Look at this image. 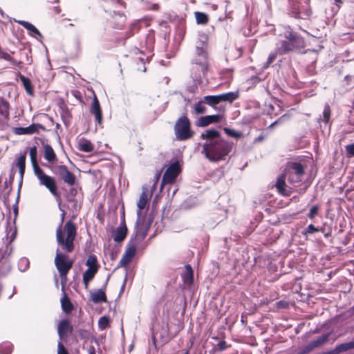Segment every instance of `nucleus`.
Returning a JSON list of instances; mask_svg holds the SVG:
<instances>
[{
	"label": "nucleus",
	"instance_id": "f257e3e1",
	"mask_svg": "<svg viewBox=\"0 0 354 354\" xmlns=\"http://www.w3.org/2000/svg\"><path fill=\"white\" fill-rule=\"evenodd\" d=\"M200 138L205 140L201 153L211 162L225 160L233 149L234 142L223 138L220 131L214 128L206 129Z\"/></svg>",
	"mask_w": 354,
	"mask_h": 354
},
{
	"label": "nucleus",
	"instance_id": "f03ea898",
	"mask_svg": "<svg viewBox=\"0 0 354 354\" xmlns=\"http://www.w3.org/2000/svg\"><path fill=\"white\" fill-rule=\"evenodd\" d=\"M283 38L276 43V50L279 55H283L290 52H300L305 47L303 37L289 26L283 33Z\"/></svg>",
	"mask_w": 354,
	"mask_h": 354
},
{
	"label": "nucleus",
	"instance_id": "7ed1b4c3",
	"mask_svg": "<svg viewBox=\"0 0 354 354\" xmlns=\"http://www.w3.org/2000/svg\"><path fill=\"white\" fill-rule=\"evenodd\" d=\"M64 230L66 232V236L62 231V228H61V225L57 226L56 229V241L62 250L69 253L73 252L75 248L74 240L77 234V227L72 221L69 220L65 223Z\"/></svg>",
	"mask_w": 354,
	"mask_h": 354
},
{
	"label": "nucleus",
	"instance_id": "20e7f679",
	"mask_svg": "<svg viewBox=\"0 0 354 354\" xmlns=\"http://www.w3.org/2000/svg\"><path fill=\"white\" fill-rule=\"evenodd\" d=\"M176 138L179 141H184L191 138L194 131L191 129V123L186 115L180 117L174 126Z\"/></svg>",
	"mask_w": 354,
	"mask_h": 354
},
{
	"label": "nucleus",
	"instance_id": "39448f33",
	"mask_svg": "<svg viewBox=\"0 0 354 354\" xmlns=\"http://www.w3.org/2000/svg\"><path fill=\"white\" fill-rule=\"evenodd\" d=\"M33 172L39 184L44 186L56 198V200L59 199V192H58L55 178L47 175L41 168L36 169V171Z\"/></svg>",
	"mask_w": 354,
	"mask_h": 354
},
{
	"label": "nucleus",
	"instance_id": "423d86ee",
	"mask_svg": "<svg viewBox=\"0 0 354 354\" xmlns=\"http://www.w3.org/2000/svg\"><path fill=\"white\" fill-rule=\"evenodd\" d=\"M43 166L50 169L51 171L57 175L60 180H64V183L68 185L72 186L75 183V176L70 171L67 167L64 165L52 166L46 163H44Z\"/></svg>",
	"mask_w": 354,
	"mask_h": 354
},
{
	"label": "nucleus",
	"instance_id": "0eeeda50",
	"mask_svg": "<svg viewBox=\"0 0 354 354\" xmlns=\"http://www.w3.org/2000/svg\"><path fill=\"white\" fill-rule=\"evenodd\" d=\"M190 76L195 84H201L202 78L205 76L208 68V64L192 61Z\"/></svg>",
	"mask_w": 354,
	"mask_h": 354
},
{
	"label": "nucleus",
	"instance_id": "6e6552de",
	"mask_svg": "<svg viewBox=\"0 0 354 354\" xmlns=\"http://www.w3.org/2000/svg\"><path fill=\"white\" fill-rule=\"evenodd\" d=\"M180 171V162L176 160L167 166L162 176V183L167 184L174 183Z\"/></svg>",
	"mask_w": 354,
	"mask_h": 354
},
{
	"label": "nucleus",
	"instance_id": "1a4fd4ad",
	"mask_svg": "<svg viewBox=\"0 0 354 354\" xmlns=\"http://www.w3.org/2000/svg\"><path fill=\"white\" fill-rule=\"evenodd\" d=\"M54 262L58 272H69L73 263V261L70 260L66 254L59 252V248L56 250Z\"/></svg>",
	"mask_w": 354,
	"mask_h": 354
},
{
	"label": "nucleus",
	"instance_id": "9d476101",
	"mask_svg": "<svg viewBox=\"0 0 354 354\" xmlns=\"http://www.w3.org/2000/svg\"><path fill=\"white\" fill-rule=\"evenodd\" d=\"M39 129H41L44 131H47L44 125L39 123H32L26 127H14L12 129V131L16 135H32L38 133Z\"/></svg>",
	"mask_w": 354,
	"mask_h": 354
},
{
	"label": "nucleus",
	"instance_id": "9b49d317",
	"mask_svg": "<svg viewBox=\"0 0 354 354\" xmlns=\"http://www.w3.org/2000/svg\"><path fill=\"white\" fill-rule=\"evenodd\" d=\"M223 119L221 114L207 115L200 117L196 121V126L198 127H205L211 124L220 122Z\"/></svg>",
	"mask_w": 354,
	"mask_h": 354
},
{
	"label": "nucleus",
	"instance_id": "f8f14e48",
	"mask_svg": "<svg viewBox=\"0 0 354 354\" xmlns=\"http://www.w3.org/2000/svg\"><path fill=\"white\" fill-rule=\"evenodd\" d=\"M73 328L67 319H62L57 326V333L61 339L67 337L68 334L72 333Z\"/></svg>",
	"mask_w": 354,
	"mask_h": 354
},
{
	"label": "nucleus",
	"instance_id": "ddd939ff",
	"mask_svg": "<svg viewBox=\"0 0 354 354\" xmlns=\"http://www.w3.org/2000/svg\"><path fill=\"white\" fill-rule=\"evenodd\" d=\"M15 22L23 26L28 32V34L30 36L38 39H43V35L40 31L32 24L24 20H15Z\"/></svg>",
	"mask_w": 354,
	"mask_h": 354
},
{
	"label": "nucleus",
	"instance_id": "4468645a",
	"mask_svg": "<svg viewBox=\"0 0 354 354\" xmlns=\"http://www.w3.org/2000/svg\"><path fill=\"white\" fill-rule=\"evenodd\" d=\"M90 112L95 115V119L99 125L102 123V112L100 102L95 95L90 108Z\"/></svg>",
	"mask_w": 354,
	"mask_h": 354
},
{
	"label": "nucleus",
	"instance_id": "2eb2a0df",
	"mask_svg": "<svg viewBox=\"0 0 354 354\" xmlns=\"http://www.w3.org/2000/svg\"><path fill=\"white\" fill-rule=\"evenodd\" d=\"M128 234L127 226L119 225L115 229L112 231V237L113 241L118 243H122L126 239Z\"/></svg>",
	"mask_w": 354,
	"mask_h": 354
},
{
	"label": "nucleus",
	"instance_id": "dca6fc26",
	"mask_svg": "<svg viewBox=\"0 0 354 354\" xmlns=\"http://www.w3.org/2000/svg\"><path fill=\"white\" fill-rule=\"evenodd\" d=\"M203 102L208 106L212 107L214 110L218 111L220 112H223L225 111V106L223 105H219L220 102L218 95H205L203 97Z\"/></svg>",
	"mask_w": 354,
	"mask_h": 354
},
{
	"label": "nucleus",
	"instance_id": "f3484780",
	"mask_svg": "<svg viewBox=\"0 0 354 354\" xmlns=\"http://www.w3.org/2000/svg\"><path fill=\"white\" fill-rule=\"evenodd\" d=\"M111 21L113 28L121 30L124 26L126 21V16L120 12L113 11L111 14Z\"/></svg>",
	"mask_w": 354,
	"mask_h": 354
},
{
	"label": "nucleus",
	"instance_id": "a211bd4d",
	"mask_svg": "<svg viewBox=\"0 0 354 354\" xmlns=\"http://www.w3.org/2000/svg\"><path fill=\"white\" fill-rule=\"evenodd\" d=\"M138 237V231L137 230L135 233H133L129 243L127 245V249L124 252V254L129 257L130 259H133L134 256L136 255L137 248L135 243L136 240Z\"/></svg>",
	"mask_w": 354,
	"mask_h": 354
},
{
	"label": "nucleus",
	"instance_id": "6ab92c4d",
	"mask_svg": "<svg viewBox=\"0 0 354 354\" xmlns=\"http://www.w3.org/2000/svg\"><path fill=\"white\" fill-rule=\"evenodd\" d=\"M41 144L44 147V159L49 163H54L57 161V155L53 147L48 143H45L44 140H41Z\"/></svg>",
	"mask_w": 354,
	"mask_h": 354
},
{
	"label": "nucleus",
	"instance_id": "aec40b11",
	"mask_svg": "<svg viewBox=\"0 0 354 354\" xmlns=\"http://www.w3.org/2000/svg\"><path fill=\"white\" fill-rule=\"evenodd\" d=\"M354 349V339L348 342H344L339 344L331 350L327 351L328 354H340L341 353L346 352Z\"/></svg>",
	"mask_w": 354,
	"mask_h": 354
},
{
	"label": "nucleus",
	"instance_id": "412c9836",
	"mask_svg": "<svg viewBox=\"0 0 354 354\" xmlns=\"http://www.w3.org/2000/svg\"><path fill=\"white\" fill-rule=\"evenodd\" d=\"M147 195L145 190H143L141 193L139 200L137 203V220H136V227L138 226L140 223V221L142 217V210L145 207L147 203Z\"/></svg>",
	"mask_w": 354,
	"mask_h": 354
},
{
	"label": "nucleus",
	"instance_id": "4be33fe9",
	"mask_svg": "<svg viewBox=\"0 0 354 354\" xmlns=\"http://www.w3.org/2000/svg\"><path fill=\"white\" fill-rule=\"evenodd\" d=\"M61 307L63 312L66 314H71L74 309V306L65 291L62 292V297L60 299Z\"/></svg>",
	"mask_w": 354,
	"mask_h": 354
},
{
	"label": "nucleus",
	"instance_id": "5701e85b",
	"mask_svg": "<svg viewBox=\"0 0 354 354\" xmlns=\"http://www.w3.org/2000/svg\"><path fill=\"white\" fill-rule=\"evenodd\" d=\"M290 173L295 174L297 176V181H300L301 176H302L305 173V169L301 162H292L290 163L289 165Z\"/></svg>",
	"mask_w": 354,
	"mask_h": 354
},
{
	"label": "nucleus",
	"instance_id": "b1692460",
	"mask_svg": "<svg viewBox=\"0 0 354 354\" xmlns=\"http://www.w3.org/2000/svg\"><path fill=\"white\" fill-rule=\"evenodd\" d=\"M17 75L19 78L26 92L29 95L33 96L34 95V86H33L30 80L20 73H18Z\"/></svg>",
	"mask_w": 354,
	"mask_h": 354
},
{
	"label": "nucleus",
	"instance_id": "393cba45",
	"mask_svg": "<svg viewBox=\"0 0 354 354\" xmlns=\"http://www.w3.org/2000/svg\"><path fill=\"white\" fill-rule=\"evenodd\" d=\"M219 102L232 103L234 100L239 97V91H230L218 95Z\"/></svg>",
	"mask_w": 354,
	"mask_h": 354
},
{
	"label": "nucleus",
	"instance_id": "a878e982",
	"mask_svg": "<svg viewBox=\"0 0 354 354\" xmlns=\"http://www.w3.org/2000/svg\"><path fill=\"white\" fill-rule=\"evenodd\" d=\"M91 300L94 304H100L106 301V295L103 288L91 292Z\"/></svg>",
	"mask_w": 354,
	"mask_h": 354
},
{
	"label": "nucleus",
	"instance_id": "bb28decb",
	"mask_svg": "<svg viewBox=\"0 0 354 354\" xmlns=\"http://www.w3.org/2000/svg\"><path fill=\"white\" fill-rule=\"evenodd\" d=\"M0 115L6 121L10 119V104L2 97H0Z\"/></svg>",
	"mask_w": 354,
	"mask_h": 354
},
{
	"label": "nucleus",
	"instance_id": "cd10ccee",
	"mask_svg": "<svg viewBox=\"0 0 354 354\" xmlns=\"http://www.w3.org/2000/svg\"><path fill=\"white\" fill-rule=\"evenodd\" d=\"M331 109L328 104H326L322 113V116L318 119V122H324L326 125H328L330 129L332 122L330 121Z\"/></svg>",
	"mask_w": 354,
	"mask_h": 354
},
{
	"label": "nucleus",
	"instance_id": "c85d7f7f",
	"mask_svg": "<svg viewBox=\"0 0 354 354\" xmlns=\"http://www.w3.org/2000/svg\"><path fill=\"white\" fill-rule=\"evenodd\" d=\"M196 57L192 59L193 62H205L207 64V53L206 48L201 46H196Z\"/></svg>",
	"mask_w": 354,
	"mask_h": 354
},
{
	"label": "nucleus",
	"instance_id": "c756f323",
	"mask_svg": "<svg viewBox=\"0 0 354 354\" xmlns=\"http://www.w3.org/2000/svg\"><path fill=\"white\" fill-rule=\"evenodd\" d=\"M78 149L83 152H92L94 150V146L91 142L84 138L80 139L78 142Z\"/></svg>",
	"mask_w": 354,
	"mask_h": 354
},
{
	"label": "nucleus",
	"instance_id": "7c9ffc66",
	"mask_svg": "<svg viewBox=\"0 0 354 354\" xmlns=\"http://www.w3.org/2000/svg\"><path fill=\"white\" fill-rule=\"evenodd\" d=\"M330 333H326L317 339L311 341L309 344L312 347L313 350L315 348L319 347L324 344L329 340Z\"/></svg>",
	"mask_w": 354,
	"mask_h": 354
},
{
	"label": "nucleus",
	"instance_id": "2f4dec72",
	"mask_svg": "<svg viewBox=\"0 0 354 354\" xmlns=\"http://www.w3.org/2000/svg\"><path fill=\"white\" fill-rule=\"evenodd\" d=\"M29 155L33 171H36V169H40L41 167L38 165L37 162V147L36 145L30 148Z\"/></svg>",
	"mask_w": 354,
	"mask_h": 354
},
{
	"label": "nucleus",
	"instance_id": "473e14b6",
	"mask_svg": "<svg viewBox=\"0 0 354 354\" xmlns=\"http://www.w3.org/2000/svg\"><path fill=\"white\" fill-rule=\"evenodd\" d=\"M98 270L95 269H88L84 272L82 275V281L84 285L85 286V288H87L88 286V283L93 279L95 274L97 272Z\"/></svg>",
	"mask_w": 354,
	"mask_h": 354
},
{
	"label": "nucleus",
	"instance_id": "72a5a7b5",
	"mask_svg": "<svg viewBox=\"0 0 354 354\" xmlns=\"http://www.w3.org/2000/svg\"><path fill=\"white\" fill-rule=\"evenodd\" d=\"M276 189H277L279 194L283 195H286V176L284 175H281L277 179L275 183Z\"/></svg>",
	"mask_w": 354,
	"mask_h": 354
},
{
	"label": "nucleus",
	"instance_id": "f704fd0d",
	"mask_svg": "<svg viewBox=\"0 0 354 354\" xmlns=\"http://www.w3.org/2000/svg\"><path fill=\"white\" fill-rule=\"evenodd\" d=\"M86 266L88 267V269L98 270L100 265L98 264L97 257L95 254L88 255L86 261Z\"/></svg>",
	"mask_w": 354,
	"mask_h": 354
},
{
	"label": "nucleus",
	"instance_id": "c9c22d12",
	"mask_svg": "<svg viewBox=\"0 0 354 354\" xmlns=\"http://www.w3.org/2000/svg\"><path fill=\"white\" fill-rule=\"evenodd\" d=\"M194 15L196 23L198 24L205 25L207 24L209 21V17L207 14L203 12L196 11L194 12Z\"/></svg>",
	"mask_w": 354,
	"mask_h": 354
},
{
	"label": "nucleus",
	"instance_id": "e433bc0d",
	"mask_svg": "<svg viewBox=\"0 0 354 354\" xmlns=\"http://www.w3.org/2000/svg\"><path fill=\"white\" fill-rule=\"evenodd\" d=\"M12 270V266L10 260H5L0 263V274L2 276L7 275Z\"/></svg>",
	"mask_w": 354,
	"mask_h": 354
},
{
	"label": "nucleus",
	"instance_id": "4c0bfd02",
	"mask_svg": "<svg viewBox=\"0 0 354 354\" xmlns=\"http://www.w3.org/2000/svg\"><path fill=\"white\" fill-rule=\"evenodd\" d=\"M223 131L225 134L230 138L239 139L243 136V133L241 131H236L230 127H224Z\"/></svg>",
	"mask_w": 354,
	"mask_h": 354
},
{
	"label": "nucleus",
	"instance_id": "58836bf2",
	"mask_svg": "<svg viewBox=\"0 0 354 354\" xmlns=\"http://www.w3.org/2000/svg\"><path fill=\"white\" fill-rule=\"evenodd\" d=\"M13 349V345L10 342H5L0 344L1 354H10Z\"/></svg>",
	"mask_w": 354,
	"mask_h": 354
},
{
	"label": "nucleus",
	"instance_id": "ea45409f",
	"mask_svg": "<svg viewBox=\"0 0 354 354\" xmlns=\"http://www.w3.org/2000/svg\"><path fill=\"white\" fill-rule=\"evenodd\" d=\"M77 194V190L75 187H71L68 192L66 194V199L70 203H74V205L77 204V201L75 199V196Z\"/></svg>",
	"mask_w": 354,
	"mask_h": 354
},
{
	"label": "nucleus",
	"instance_id": "a19ab883",
	"mask_svg": "<svg viewBox=\"0 0 354 354\" xmlns=\"http://www.w3.org/2000/svg\"><path fill=\"white\" fill-rule=\"evenodd\" d=\"M203 104H205V102H203V99L194 104V110L196 114L199 115L205 113L206 107Z\"/></svg>",
	"mask_w": 354,
	"mask_h": 354
},
{
	"label": "nucleus",
	"instance_id": "79ce46f5",
	"mask_svg": "<svg viewBox=\"0 0 354 354\" xmlns=\"http://www.w3.org/2000/svg\"><path fill=\"white\" fill-rule=\"evenodd\" d=\"M110 323V318L109 316L104 315L101 317L98 320V327L100 330L106 329Z\"/></svg>",
	"mask_w": 354,
	"mask_h": 354
},
{
	"label": "nucleus",
	"instance_id": "37998d69",
	"mask_svg": "<svg viewBox=\"0 0 354 354\" xmlns=\"http://www.w3.org/2000/svg\"><path fill=\"white\" fill-rule=\"evenodd\" d=\"M19 270L21 272L26 271L30 267L29 260L26 257H22L19 261Z\"/></svg>",
	"mask_w": 354,
	"mask_h": 354
},
{
	"label": "nucleus",
	"instance_id": "c03bdc74",
	"mask_svg": "<svg viewBox=\"0 0 354 354\" xmlns=\"http://www.w3.org/2000/svg\"><path fill=\"white\" fill-rule=\"evenodd\" d=\"M139 24L135 22L131 24L129 30L125 33V40L130 38L134 35V32L138 31Z\"/></svg>",
	"mask_w": 354,
	"mask_h": 354
},
{
	"label": "nucleus",
	"instance_id": "a18cd8bd",
	"mask_svg": "<svg viewBox=\"0 0 354 354\" xmlns=\"http://www.w3.org/2000/svg\"><path fill=\"white\" fill-rule=\"evenodd\" d=\"M319 230H318L317 227H315L313 224H310L308 225L306 228H305L302 231V234L304 236H307L308 234H313L316 232H319Z\"/></svg>",
	"mask_w": 354,
	"mask_h": 354
},
{
	"label": "nucleus",
	"instance_id": "49530a36",
	"mask_svg": "<svg viewBox=\"0 0 354 354\" xmlns=\"http://www.w3.org/2000/svg\"><path fill=\"white\" fill-rule=\"evenodd\" d=\"M26 151H24L20 153L19 156L17 158V167H26Z\"/></svg>",
	"mask_w": 354,
	"mask_h": 354
},
{
	"label": "nucleus",
	"instance_id": "de8ad7c7",
	"mask_svg": "<svg viewBox=\"0 0 354 354\" xmlns=\"http://www.w3.org/2000/svg\"><path fill=\"white\" fill-rule=\"evenodd\" d=\"M319 206L318 205H313L310 207L309 212L307 215L308 218H309L311 220H313L315 218V217L317 215V214L319 212Z\"/></svg>",
	"mask_w": 354,
	"mask_h": 354
},
{
	"label": "nucleus",
	"instance_id": "09e8293b",
	"mask_svg": "<svg viewBox=\"0 0 354 354\" xmlns=\"http://www.w3.org/2000/svg\"><path fill=\"white\" fill-rule=\"evenodd\" d=\"M77 334L80 339L85 341L88 340L91 337V332L86 329L78 330Z\"/></svg>",
	"mask_w": 354,
	"mask_h": 354
},
{
	"label": "nucleus",
	"instance_id": "8fccbe9b",
	"mask_svg": "<svg viewBox=\"0 0 354 354\" xmlns=\"http://www.w3.org/2000/svg\"><path fill=\"white\" fill-rule=\"evenodd\" d=\"M61 117L63 120V122L65 125H68L70 123V120L71 118V115L68 110H64L61 113Z\"/></svg>",
	"mask_w": 354,
	"mask_h": 354
},
{
	"label": "nucleus",
	"instance_id": "3c124183",
	"mask_svg": "<svg viewBox=\"0 0 354 354\" xmlns=\"http://www.w3.org/2000/svg\"><path fill=\"white\" fill-rule=\"evenodd\" d=\"M68 272H59L60 279H61V285H62V291H65V286L67 283V274Z\"/></svg>",
	"mask_w": 354,
	"mask_h": 354
},
{
	"label": "nucleus",
	"instance_id": "603ef678",
	"mask_svg": "<svg viewBox=\"0 0 354 354\" xmlns=\"http://www.w3.org/2000/svg\"><path fill=\"white\" fill-rule=\"evenodd\" d=\"M155 37H154V31L150 30L149 32L146 36V42L148 46H151L154 44Z\"/></svg>",
	"mask_w": 354,
	"mask_h": 354
},
{
	"label": "nucleus",
	"instance_id": "864d4df0",
	"mask_svg": "<svg viewBox=\"0 0 354 354\" xmlns=\"http://www.w3.org/2000/svg\"><path fill=\"white\" fill-rule=\"evenodd\" d=\"M346 156L348 158L354 157V142L347 145L345 147Z\"/></svg>",
	"mask_w": 354,
	"mask_h": 354
},
{
	"label": "nucleus",
	"instance_id": "5fc2aeb1",
	"mask_svg": "<svg viewBox=\"0 0 354 354\" xmlns=\"http://www.w3.org/2000/svg\"><path fill=\"white\" fill-rule=\"evenodd\" d=\"M15 175V171H14L13 169H12L10 170V176H9L8 180H6L4 182V187H5V188H8V186H12V183L14 181Z\"/></svg>",
	"mask_w": 354,
	"mask_h": 354
},
{
	"label": "nucleus",
	"instance_id": "6e6d98bb",
	"mask_svg": "<svg viewBox=\"0 0 354 354\" xmlns=\"http://www.w3.org/2000/svg\"><path fill=\"white\" fill-rule=\"evenodd\" d=\"M138 231V236H140V241H143L147 235V229L142 230L139 228V225L136 227V224L135 225V233L136 231Z\"/></svg>",
	"mask_w": 354,
	"mask_h": 354
},
{
	"label": "nucleus",
	"instance_id": "4d7b16f0",
	"mask_svg": "<svg viewBox=\"0 0 354 354\" xmlns=\"http://www.w3.org/2000/svg\"><path fill=\"white\" fill-rule=\"evenodd\" d=\"M132 261V259H130L129 257L126 256L124 254H123L122 259H120V262H119V265L118 266H122V267H125L127 266L131 261Z\"/></svg>",
	"mask_w": 354,
	"mask_h": 354
},
{
	"label": "nucleus",
	"instance_id": "13d9d810",
	"mask_svg": "<svg viewBox=\"0 0 354 354\" xmlns=\"http://www.w3.org/2000/svg\"><path fill=\"white\" fill-rule=\"evenodd\" d=\"M232 72L233 70L232 68H225L222 71L221 75L223 76V77L230 80L232 78Z\"/></svg>",
	"mask_w": 354,
	"mask_h": 354
},
{
	"label": "nucleus",
	"instance_id": "bf43d9fd",
	"mask_svg": "<svg viewBox=\"0 0 354 354\" xmlns=\"http://www.w3.org/2000/svg\"><path fill=\"white\" fill-rule=\"evenodd\" d=\"M9 187V189L7 191V192L5 194L3 198V202H4V204L5 205H6L7 208L9 209H10V207H9V195L12 191V186H8Z\"/></svg>",
	"mask_w": 354,
	"mask_h": 354
},
{
	"label": "nucleus",
	"instance_id": "052dcab7",
	"mask_svg": "<svg viewBox=\"0 0 354 354\" xmlns=\"http://www.w3.org/2000/svg\"><path fill=\"white\" fill-rule=\"evenodd\" d=\"M279 54L277 51L273 53H270L268 57L267 62L264 67H268L270 64H272L277 57V55Z\"/></svg>",
	"mask_w": 354,
	"mask_h": 354
},
{
	"label": "nucleus",
	"instance_id": "680f3d73",
	"mask_svg": "<svg viewBox=\"0 0 354 354\" xmlns=\"http://www.w3.org/2000/svg\"><path fill=\"white\" fill-rule=\"evenodd\" d=\"M57 354H69L68 350L61 342H59L57 345Z\"/></svg>",
	"mask_w": 354,
	"mask_h": 354
},
{
	"label": "nucleus",
	"instance_id": "e2e57ef3",
	"mask_svg": "<svg viewBox=\"0 0 354 354\" xmlns=\"http://www.w3.org/2000/svg\"><path fill=\"white\" fill-rule=\"evenodd\" d=\"M217 347L219 351H223L227 348V343L225 340H221L217 344Z\"/></svg>",
	"mask_w": 354,
	"mask_h": 354
},
{
	"label": "nucleus",
	"instance_id": "0e129e2a",
	"mask_svg": "<svg viewBox=\"0 0 354 354\" xmlns=\"http://www.w3.org/2000/svg\"><path fill=\"white\" fill-rule=\"evenodd\" d=\"M207 38L205 36H203L202 38L197 41L196 46H201L203 48H207Z\"/></svg>",
	"mask_w": 354,
	"mask_h": 354
},
{
	"label": "nucleus",
	"instance_id": "69168bd1",
	"mask_svg": "<svg viewBox=\"0 0 354 354\" xmlns=\"http://www.w3.org/2000/svg\"><path fill=\"white\" fill-rule=\"evenodd\" d=\"M313 350L310 344H307L301 350H300L297 354H307Z\"/></svg>",
	"mask_w": 354,
	"mask_h": 354
},
{
	"label": "nucleus",
	"instance_id": "338daca9",
	"mask_svg": "<svg viewBox=\"0 0 354 354\" xmlns=\"http://www.w3.org/2000/svg\"><path fill=\"white\" fill-rule=\"evenodd\" d=\"M0 59H5L6 61H9L11 59V56L4 52L1 48L0 49Z\"/></svg>",
	"mask_w": 354,
	"mask_h": 354
},
{
	"label": "nucleus",
	"instance_id": "774afa93",
	"mask_svg": "<svg viewBox=\"0 0 354 354\" xmlns=\"http://www.w3.org/2000/svg\"><path fill=\"white\" fill-rule=\"evenodd\" d=\"M344 80L347 82V84L349 86L354 85V76L347 75L344 77Z\"/></svg>",
	"mask_w": 354,
	"mask_h": 354
}]
</instances>
